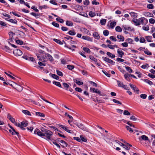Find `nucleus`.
Listing matches in <instances>:
<instances>
[{"instance_id": "f257e3e1", "label": "nucleus", "mask_w": 155, "mask_h": 155, "mask_svg": "<svg viewBox=\"0 0 155 155\" xmlns=\"http://www.w3.org/2000/svg\"><path fill=\"white\" fill-rule=\"evenodd\" d=\"M40 130L41 131L38 129H35L34 131V134H37L48 141L51 140L53 134L52 131L43 127H41Z\"/></svg>"}, {"instance_id": "f03ea898", "label": "nucleus", "mask_w": 155, "mask_h": 155, "mask_svg": "<svg viewBox=\"0 0 155 155\" xmlns=\"http://www.w3.org/2000/svg\"><path fill=\"white\" fill-rule=\"evenodd\" d=\"M133 21L137 25H140L141 24L144 25L148 22L147 20L144 17H142L139 19H135L133 20Z\"/></svg>"}, {"instance_id": "7ed1b4c3", "label": "nucleus", "mask_w": 155, "mask_h": 155, "mask_svg": "<svg viewBox=\"0 0 155 155\" xmlns=\"http://www.w3.org/2000/svg\"><path fill=\"white\" fill-rule=\"evenodd\" d=\"M13 53L16 56H21L22 54V51L18 49H15L14 50Z\"/></svg>"}, {"instance_id": "20e7f679", "label": "nucleus", "mask_w": 155, "mask_h": 155, "mask_svg": "<svg viewBox=\"0 0 155 155\" xmlns=\"http://www.w3.org/2000/svg\"><path fill=\"white\" fill-rule=\"evenodd\" d=\"M129 85L130 87L135 92H136L137 94H139V90L135 85L132 84H130Z\"/></svg>"}, {"instance_id": "39448f33", "label": "nucleus", "mask_w": 155, "mask_h": 155, "mask_svg": "<svg viewBox=\"0 0 155 155\" xmlns=\"http://www.w3.org/2000/svg\"><path fill=\"white\" fill-rule=\"evenodd\" d=\"M14 84H15V86L13 87L19 92H21L23 88L22 87L18 85L15 82H14Z\"/></svg>"}, {"instance_id": "423d86ee", "label": "nucleus", "mask_w": 155, "mask_h": 155, "mask_svg": "<svg viewBox=\"0 0 155 155\" xmlns=\"http://www.w3.org/2000/svg\"><path fill=\"white\" fill-rule=\"evenodd\" d=\"M45 58L47 59V60H49L51 62H52L53 61V58L52 57V56L50 55L48 53L45 54ZM46 61V60L45 61Z\"/></svg>"}, {"instance_id": "0eeeda50", "label": "nucleus", "mask_w": 155, "mask_h": 155, "mask_svg": "<svg viewBox=\"0 0 155 155\" xmlns=\"http://www.w3.org/2000/svg\"><path fill=\"white\" fill-rule=\"evenodd\" d=\"M58 126L62 128L65 131L69 133H71V130L68 129V127H67L65 126L62 125L58 124Z\"/></svg>"}, {"instance_id": "6e6552de", "label": "nucleus", "mask_w": 155, "mask_h": 155, "mask_svg": "<svg viewBox=\"0 0 155 155\" xmlns=\"http://www.w3.org/2000/svg\"><path fill=\"white\" fill-rule=\"evenodd\" d=\"M91 89L92 90L93 92L98 94L100 95L103 96V95L101 94V92L100 91L98 90L97 89L94 88H91L90 89V90L91 91Z\"/></svg>"}, {"instance_id": "1a4fd4ad", "label": "nucleus", "mask_w": 155, "mask_h": 155, "mask_svg": "<svg viewBox=\"0 0 155 155\" xmlns=\"http://www.w3.org/2000/svg\"><path fill=\"white\" fill-rule=\"evenodd\" d=\"M75 124L77 126H78L79 128H80L81 129L84 130H86V128L84 127V126L83 125L81 124L80 123H79Z\"/></svg>"}, {"instance_id": "9d476101", "label": "nucleus", "mask_w": 155, "mask_h": 155, "mask_svg": "<svg viewBox=\"0 0 155 155\" xmlns=\"http://www.w3.org/2000/svg\"><path fill=\"white\" fill-rule=\"evenodd\" d=\"M82 38L84 40H87L88 41H92V39L90 37L86 36H83L82 37Z\"/></svg>"}, {"instance_id": "9b49d317", "label": "nucleus", "mask_w": 155, "mask_h": 155, "mask_svg": "<svg viewBox=\"0 0 155 155\" xmlns=\"http://www.w3.org/2000/svg\"><path fill=\"white\" fill-rule=\"evenodd\" d=\"M104 60L106 62H107L110 64H113L115 63V62H114L113 61L106 57H105L104 58Z\"/></svg>"}, {"instance_id": "f8f14e48", "label": "nucleus", "mask_w": 155, "mask_h": 155, "mask_svg": "<svg viewBox=\"0 0 155 155\" xmlns=\"http://www.w3.org/2000/svg\"><path fill=\"white\" fill-rule=\"evenodd\" d=\"M139 140L140 141L143 140L145 141L148 140H149L148 137L145 135H142L141 136V138H139Z\"/></svg>"}, {"instance_id": "ddd939ff", "label": "nucleus", "mask_w": 155, "mask_h": 155, "mask_svg": "<svg viewBox=\"0 0 155 155\" xmlns=\"http://www.w3.org/2000/svg\"><path fill=\"white\" fill-rule=\"evenodd\" d=\"M5 20L13 23L17 24V21L15 19H13L9 18H6Z\"/></svg>"}, {"instance_id": "4468645a", "label": "nucleus", "mask_w": 155, "mask_h": 155, "mask_svg": "<svg viewBox=\"0 0 155 155\" xmlns=\"http://www.w3.org/2000/svg\"><path fill=\"white\" fill-rule=\"evenodd\" d=\"M117 52L118 54V56L120 58H122L123 55L124 54V53L122 50H120L118 49L117 51Z\"/></svg>"}, {"instance_id": "2eb2a0df", "label": "nucleus", "mask_w": 155, "mask_h": 155, "mask_svg": "<svg viewBox=\"0 0 155 155\" xmlns=\"http://www.w3.org/2000/svg\"><path fill=\"white\" fill-rule=\"evenodd\" d=\"M8 125L10 128L13 131H14V132H12V135L16 134L18 136L19 133L18 132H16L12 126L9 125Z\"/></svg>"}, {"instance_id": "dca6fc26", "label": "nucleus", "mask_w": 155, "mask_h": 155, "mask_svg": "<svg viewBox=\"0 0 155 155\" xmlns=\"http://www.w3.org/2000/svg\"><path fill=\"white\" fill-rule=\"evenodd\" d=\"M38 51L40 53L42 54L41 57L43 58L44 61H45V54H46L45 52L41 50H39Z\"/></svg>"}, {"instance_id": "f3484780", "label": "nucleus", "mask_w": 155, "mask_h": 155, "mask_svg": "<svg viewBox=\"0 0 155 155\" xmlns=\"http://www.w3.org/2000/svg\"><path fill=\"white\" fill-rule=\"evenodd\" d=\"M93 36L96 39H98L100 38L99 35L97 32H95L94 33Z\"/></svg>"}, {"instance_id": "a211bd4d", "label": "nucleus", "mask_w": 155, "mask_h": 155, "mask_svg": "<svg viewBox=\"0 0 155 155\" xmlns=\"http://www.w3.org/2000/svg\"><path fill=\"white\" fill-rule=\"evenodd\" d=\"M117 38L118 39L119 41H124V37L121 35H118Z\"/></svg>"}, {"instance_id": "6ab92c4d", "label": "nucleus", "mask_w": 155, "mask_h": 155, "mask_svg": "<svg viewBox=\"0 0 155 155\" xmlns=\"http://www.w3.org/2000/svg\"><path fill=\"white\" fill-rule=\"evenodd\" d=\"M35 114L36 115L40 117H45L44 114L40 112H35Z\"/></svg>"}, {"instance_id": "aec40b11", "label": "nucleus", "mask_w": 155, "mask_h": 155, "mask_svg": "<svg viewBox=\"0 0 155 155\" xmlns=\"http://www.w3.org/2000/svg\"><path fill=\"white\" fill-rule=\"evenodd\" d=\"M107 47L111 49H114L115 48H117V46L116 45H107Z\"/></svg>"}, {"instance_id": "412c9836", "label": "nucleus", "mask_w": 155, "mask_h": 155, "mask_svg": "<svg viewBox=\"0 0 155 155\" xmlns=\"http://www.w3.org/2000/svg\"><path fill=\"white\" fill-rule=\"evenodd\" d=\"M22 112L24 114L26 115L31 116V114H30V112L26 110H23L22 111Z\"/></svg>"}, {"instance_id": "4be33fe9", "label": "nucleus", "mask_w": 155, "mask_h": 155, "mask_svg": "<svg viewBox=\"0 0 155 155\" xmlns=\"http://www.w3.org/2000/svg\"><path fill=\"white\" fill-rule=\"evenodd\" d=\"M117 82L118 86L121 87H125V85H124L123 83L121 82L120 81H117Z\"/></svg>"}, {"instance_id": "5701e85b", "label": "nucleus", "mask_w": 155, "mask_h": 155, "mask_svg": "<svg viewBox=\"0 0 155 155\" xmlns=\"http://www.w3.org/2000/svg\"><path fill=\"white\" fill-rule=\"evenodd\" d=\"M53 83L57 86H58L60 87H62L61 86L60 82H56V81H54L53 82Z\"/></svg>"}, {"instance_id": "b1692460", "label": "nucleus", "mask_w": 155, "mask_h": 155, "mask_svg": "<svg viewBox=\"0 0 155 155\" xmlns=\"http://www.w3.org/2000/svg\"><path fill=\"white\" fill-rule=\"evenodd\" d=\"M66 24L69 26H73L72 22L70 21H67L66 22Z\"/></svg>"}, {"instance_id": "393cba45", "label": "nucleus", "mask_w": 155, "mask_h": 155, "mask_svg": "<svg viewBox=\"0 0 155 155\" xmlns=\"http://www.w3.org/2000/svg\"><path fill=\"white\" fill-rule=\"evenodd\" d=\"M149 65L147 64H143L142 65L141 67L143 69H145L146 68H148L149 67Z\"/></svg>"}, {"instance_id": "a878e982", "label": "nucleus", "mask_w": 155, "mask_h": 155, "mask_svg": "<svg viewBox=\"0 0 155 155\" xmlns=\"http://www.w3.org/2000/svg\"><path fill=\"white\" fill-rule=\"evenodd\" d=\"M30 14L35 17L37 18H38L39 17V16H40V15L38 14H36L34 12H31L30 13Z\"/></svg>"}, {"instance_id": "bb28decb", "label": "nucleus", "mask_w": 155, "mask_h": 155, "mask_svg": "<svg viewBox=\"0 0 155 155\" xmlns=\"http://www.w3.org/2000/svg\"><path fill=\"white\" fill-rule=\"evenodd\" d=\"M107 54L109 56V57H111L112 58H114L115 57L114 54H113L111 53L108 52L107 53Z\"/></svg>"}, {"instance_id": "cd10ccee", "label": "nucleus", "mask_w": 155, "mask_h": 155, "mask_svg": "<svg viewBox=\"0 0 155 155\" xmlns=\"http://www.w3.org/2000/svg\"><path fill=\"white\" fill-rule=\"evenodd\" d=\"M152 37L151 36H146L145 38L146 39L147 41L149 42H151Z\"/></svg>"}, {"instance_id": "c85d7f7f", "label": "nucleus", "mask_w": 155, "mask_h": 155, "mask_svg": "<svg viewBox=\"0 0 155 155\" xmlns=\"http://www.w3.org/2000/svg\"><path fill=\"white\" fill-rule=\"evenodd\" d=\"M74 81L75 82V83L79 85H81L83 84V82L81 81H80L78 80H74Z\"/></svg>"}, {"instance_id": "c756f323", "label": "nucleus", "mask_w": 155, "mask_h": 155, "mask_svg": "<svg viewBox=\"0 0 155 155\" xmlns=\"http://www.w3.org/2000/svg\"><path fill=\"white\" fill-rule=\"evenodd\" d=\"M21 126L26 127L28 125V123L27 121H22L21 123Z\"/></svg>"}, {"instance_id": "7c9ffc66", "label": "nucleus", "mask_w": 155, "mask_h": 155, "mask_svg": "<svg viewBox=\"0 0 155 155\" xmlns=\"http://www.w3.org/2000/svg\"><path fill=\"white\" fill-rule=\"evenodd\" d=\"M83 50L84 51L87 53H89L90 52V50L89 49L87 48L84 47L83 48Z\"/></svg>"}, {"instance_id": "2f4dec72", "label": "nucleus", "mask_w": 155, "mask_h": 155, "mask_svg": "<svg viewBox=\"0 0 155 155\" xmlns=\"http://www.w3.org/2000/svg\"><path fill=\"white\" fill-rule=\"evenodd\" d=\"M71 35H74L76 34L75 32L74 31H70L68 33Z\"/></svg>"}, {"instance_id": "473e14b6", "label": "nucleus", "mask_w": 155, "mask_h": 155, "mask_svg": "<svg viewBox=\"0 0 155 155\" xmlns=\"http://www.w3.org/2000/svg\"><path fill=\"white\" fill-rule=\"evenodd\" d=\"M115 30L119 32H121L122 31L121 28L119 26H117L116 27Z\"/></svg>"}, {"instance_id": "72a5a7b5", "label": "nucleus", "mask_w": 155, "mask_h": 155, "mask_svg": "<svg viewBox=\"0 0 155 155\" xmlns=\"http://www.w3.org/2000/svg\"><path fill=\"white\" fill-rule=\"evenodd\" d=\"M126 70L130 73H132L133 72L132 70L128 66H127L125 67Z\"/></svg>"}, {"instance_id": "f704fd0d", "label": "nucleus", "mask_w": 155, "mask_h": 155, "mask_svg": "<svg viewBox=\"0 0 155 155\" xmlns=\"http://www.w3.org/2000/svg\"><path fill=\"white\" fill-rule=\"evenodd\" d=\"M106 20L105 19H102L100 21V23L101 25H104L106 23Z\"/></svg>"}, {"instance_id": "c9c22d12", "label": "nucleus", "mask_w": 155, "mask_h": 155, "mask_svg": "<svg viewBox=\"0 0 155 155\" xmlns=\"http://www.w3.org/2000/svg\"><path fill=\"white\" fill-rule=\"evenodd\" d=\"M53 40L55 42H56V43H58L60 45H62L63 44L62 42L58 39L55 38V39H54Z\"/></svg>"}, {"instance_id": "e433bc0d", "label": "nucleus", "mask_w": 155, "mask_h": 155, "mask_svg": "<svg viewBox=\"0 0 155 155\" xmlns=\"http://www.w3.org/2000/svg\"><path fill=\"white\" fill-rule=\"evenodd\" d=\"M81 140L82 141L86 142L87 141V139L83 137L82 135L80 136Z\"/></svg>"}, {"instance_id": "4c0bfd02", "label": "nucleus", "mask_w": 155, "mask_h": 155, "mask_svg": "<svg viewBox=\"0 0 155 155\" xmlns=\"http://www.w3.org/2000/svg\"><path fill=\"white\" fill-rule=\"evenodd\" d=\"M74 66L71 65H68L67 66V68L70 70H72L74 68Z\"/></svg>"}, {"instance_id": "58836bf2", "label": "nucleus", "mask_w": 155, "mask_h": 155, "mask_svg": "<svg viewBox=\"0 0 155 155\" xmlns=\"http://www.w3.org/2000/svg\"><path fill=\"white\" fill-rule=\"evenodd\" d=\"M61 145L63 148H65L67 147L68 144L66 142L64 141L61 144Z\"/></svg>"}, {"instance_id": "ea45409f", "label": "nucleus", "mask_w": 155, "mask_h": 155, "mask_svg": "<svg viewBox=\"0 0 155 155\" xmlns=\"http://www.w3.org/2000/svg\"><path fill=\"white\" fill-rule=\"evenodd\" d=\"M89 58L91 60L94 62H97V59L92 55H90L89 56Z\"/></svg>"}, {"instance_id": "a19ab883", "label": "nucleus", "mask_w": 155, "mask_h": 155, "mask_svg": "<svg viewBox=\"0 0 155 155\" xmlns=\"http://www.w3.org/2000/svg\"><path fill=\"white\" fill-rule=\"evenodd\" d=\"M63 85L64 86V87L66 89V90H68V89L69 87V85L66 83H63Z\"/></svg>"}, {"instance_id": "79ce46f5", "label": "nucleus", "mask_w": 155, "mask_h": 155, "mask_svg": "<svg viewBox=\"0 0 155 155\" xmlns=\"http://www.w3.org/2000/svg\"><path fill=\"white\" fill-rule=\"evenodd\" d=\"M48 8V7L46 5L40 6L39 8V9L41 10L43 9H46Z\"/></svg>"}, {"instance_id": "37998d69", "label": "nucleus", "mask_w": 155, "mask_h": 155, "mask_svg": "<svg viewBox=\"0 0 155 155\" xmlns=\"http://www.w3.org/2000/svg\"><path fill=\"white\" fill-rule=\"evenodd\" d=\"M89 16L91 17H94L96 15V14L95 13L92 12L91 11L89 12Z\"/></svg>"}, {"instance_id": "c03bdc74", "label": "nucleus", "mask_w": 155, "mask_h": 155, "mask_svg": "<svg viewBox=\"0 0 155 155\" xmlns=\"http://www.w3.org/2000/svg\"><path fill=\"white\" fill-rule=\"evenodd\" d=\"M118 69L120 70V71L123 74H124L125 72V71L120 67L118 66Z\"/></svg>"}, {"instance_id": "a18cd8bd", "label": "nucleus", "mask_w": 155, "mask_h": 155, "mask_svg": "<svg viewBox=\"0 0 155 155\" xmlns=\"http://www.w3.org/2000/svg\"><path fill=\"white\" fill-rule=\"evenodd\" d=\"M51 77L56 80H58L59 78V77L55 74H52Z\"/></svg>"}, {"instance_id": "49530a36", "label": "nucleus", "mask_w": 155, "mask_h": 155, "mask_svg": "<svg viewBox=\"0 0 155 155\" xmlns=\"http://www.w3.org/2000/svg\"><path fill=\"white\" fill-rule=\"evenodd\" d=\"M116 23L115 22H112L110 24V27L113 28L116 25Z\"/></svg>"}, {"instance_id": "de8ad7c7", "label": "nucleus", "mask_w": 155, "mask_h": 155, "mask_svg": "<svg viewBox=\"0 0 155 155\" xmlns=\"http://www.w3.org/2000/svg\"><path fill=\"white\" fill-rule=\"evenodd\" d=\"M125 41L127 42L128 43L130 44L132 43L133 41V40L130 38H129L126 39Z\"/></svg>"}, {"instance_id": "09e8293b", "label": "nucleus", "mask_w": 155, "mask_h": 155, "mask_svg": "<svg viewBox=\"0 0 155 155\" xmlns=\"http://www.w3.org/2000/svg\"><path fill=\"white\" fill-rule=\"evenodd\" d=\"M56 20L57 21H59L61 23H63L64 22V20L60 18V17L56 18Z\"/></svg>"}, {"instance_id": "8fccbe9b", "label": "nucleus", "mask_w": 155, "mask_h": 155, "mask_svg": "<svg viewBox=\"0 0 155 155\" xmlns=\"http://www.w3.org/2000/svg\"><path fill=\"white\" fill-rule=\"evenodd\" d=\"M109 34V31L107 30H105L103 31L104 35L105 36H107Z\"/></svg>"}, {"instance_id": "3c124183", "label": "nucleus", "mask_w": 155, "mask_h": 155, "mask_svg": "<svg viewBox=\"0 0 155 155\" xmlns=\"http://www.w3.org/2000/svg\"><path fill=\"white\" fill-rule=\"evenodd\" d=\"M16 42L18 44L20 45H23V42L22 41H21L20 40H17L16 41Z\"/></svg>"}, {"instance_id": "603ef678", "label": "nucleus", "mask_w": 155, "mask_h": 155, "mask_svg": "<svg viewBox=\"0 0 155 155\" xmlns=\"http://www.w3.org/2000/svg\"><path fill=\"white\" fill-rule=\"evenodd\" d=\"M143 29L145 31H148L149 30V27L148 26H143L142 27Z\"/></svg>"}, {"instance_id": "864d4df0", "label": "nucleus", "mask_w": 155, "mask_h": 155, "mask_svg": "<svg viewBox=\"0 0 155 155\" xmlns=\"http://www.w3.org/2000/svg\"><path fill=\"white\" fill-rule=\"evenodd\" d=\"M153 5L152 4H149L147 5V7L150 9H152L153 8Z\"/></svg>"}, {"instance_id": "5fc2aeb1", "label": "nucleus", "mask_w": 155, "mask_h": 155, "mask_svg": "<svg viewBox=\"0 0 155 155\" xmlns=\"http://www.w3.org/2000/svg\"><path fill=\"white\" fill-rule=\"evenodd\" d=\"M52 24L54 26L57 27L58 28L59 26V25L58 24L54 22H53L52 23Z\"/></svg>"}, {"instance_id": "6e6d98bb", "label": "nucleus", "mask_w": 155, "mask_h": 155, "mask_svg": "<svg viewBox=\"0 0 155 155\" xmlns=\"http://www.w3.org/2000/svg\"><path fill=\"white\" fill-rule=\"evenodd\" d=\"M56 72H57V74L58 75H59V76H63V73L61 71L59 70H57L56 71Z\"/></svg>"}, {"instance_id": "4d7b16f0", "label": "nucleus", "mask_w": 155, "mask_h": 155, "mask_svg": "<svg viewBox=\"0 0 155 155\" xmlns=\"http://www.w3.org/2000/svg\"><path fill=\"white\" fill-rule=\"evenodd\" d=\"M140 96L141 98L143 99H146L147 97V95L145 94H141Z\"/></svg>"}, {"instance_id": "13d9d810", "label": "nucleus", "mask_w": 155, "mask_h": 155, "mask_svg": "<svg viewBox=\"0 0 155 155\" xmlns=\"http://www.w3.org/2000/svg\"><path fill=\"white\" fill-rule=\"evenodd\" d=\"M5 73L10 78H11L13 80H15V78L13 77L10 74H9L7 73L6 72H5Z\"/></svg>"}, {"instance_id": "bf43d9fd", "label": "nucleus", "mask_w": 155, "mask_h": 155, "mask_svg": "<svg viewBox=\"0 0 155 155\" xmlns=\"http://www.w3.org/2000/svg\"><path fill=\"white\" fill-rule=\"evenodd\" d=\"M145 41V39L143 37H141L140 38V43H144Z\"/></svg>"}, {"instance_id": "052dcab7", "label": "nucleus", "mask_w": 155, "mask_h": 155, "mask_svg": "<svg viewBox=\"0 0 155 155\" xmlns=\"http://www.w3.org/2000/svg\"><path fill=\"white\" fill-rule=\"evenodd\" d=\"M148 84H149L151 85L153 84L152 82L148 79H145L144 80Z\"/></svg>"}, {"instance_id": "680f3d73", "label": "nucleus", "mask_w": 155, "mask_h": 155, "mask_svg": "<svg viewBox=\"0 0 155 155\" xmlns=\"http://www.w3.org/2000/svg\"><path fill=\"white\" fill-rule=\"evenodd\" d=\"M155 20L153 18H151L149 20V22L152 24H154L155 23Z\"/></svg>"}, {"instance_id": "e2e57ef3", "label": "nucleus", "mask_w": 155, "mask_h": 155, "mask_svg": "<svg viewBox=\"0 0 155 155\" xmlns=\"http://www.w3.org/2000/svg\"><path fill=\"white\" fill-rule=\"evenodd\" d=\"M113 101L115 103H117L120 104H121V103L118 101H117L115 99H113Z\"/></svg>"}, {"instance_id": "0e129e2a", "label": "nucleus", "mask_w": 155, "mask_h": 155, "mask_svg": "<svg viewBox=\"0 0 155 155\" xmlns=\"http://www.w3.org/2000/svg\"><path fill=\"white\" fill-rule=\"evenodd\" d=\"M124 114L125 115H130V113L128 110H125L124 112Z\"/></svg>"}, {"instance_id": "69168bd1", "label": "nucleus", "mask_w": 155, "mask_h": 155, "mask_svg": "<svg viewBox=\"0 0 155 155\" xmlns=\"http://www.w3.org/2000/svg\"><path fill=\"white\" fill-rule=\"evenodd\" d=\"M144 52L145 54H147L148 55H151L152 54L148 50L145 51Z\"/></svg>"}, {"instance_id": "338daca9", "label": "nucleus", "mask_w": 155, "mask_h": 155, "mask_svg": "<svg viewBox=\"0 0 155 155\" xmlns=\"http://www.w3.org/2000/svg\"><path fill=\"white\" fill-rule=\"evenodd\" d=\"M124 77L125 79L127 81H130V77L127 75L126 74L124 75Z\"/></svg>"}, {"instance_id": "774afa93", "label": "nucleus", "mask_w": 155, "mask_h": 155, "mask_svg": "<svg viewBox=\"0 0 155 155\" xmlns=\"http://www.w3.org/2000/svg\"><path fill=\"white\" fill-rule=\"evenodd\" d=\"M75 90L79 92H81L82 91V89L79 87H77L75 88Z\"/></svg>"}]
</instances>
